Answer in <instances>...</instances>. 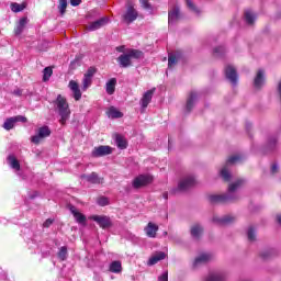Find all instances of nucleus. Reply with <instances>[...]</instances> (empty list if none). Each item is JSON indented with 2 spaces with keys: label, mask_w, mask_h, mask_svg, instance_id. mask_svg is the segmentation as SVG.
I'll list each match as a JSON object with an SVG mask.
<instances>
[{
  "label": "nucleus",
  "mask_w": 281,
  "mask_h": 281,
  "mask_svg": "<svg viewBox=\"0 0 281 281\" xmlns=\"http://www.w3.org/2000/svg\"><path fill=\"white\" fill-rule=\"evenodd\" d=\"M55 106L56 111H58L60 115L59 124H61V126H65V124H67V120H69V115H71V110L69 109V103L67 102V99L58 94L55 101Z\"/></svg>",
  "instance_id": "1"
},
{
  "label": "nucleus",
  "mask_w": 281,
  "mask_h": 281,
  "mask_svg": "<svg viewBox=\"0 0 281 281\" xmlns=\"http://www.w3.org/2000/svg\"><path fill=\"white\" fill-rule=\"evenodd\" d=\"M133 58L134 60H139L144 58V53L139 49H128L125 54L117 57V63L120 67H131V65H133Z\"/></svg>",
  "instance_id": "2"
},
{
  "label": "nucleus",
  "mask_w": 281,
  "mask_h": 281,
  "mask_svg": "<svg viewBox=\"0 0 281 281\" xmlns=\"http://www.w3.org/2000/svg\"><path fill=\"white\" fill-rule=\"evenodd\" d=\"M126 12L122 15L123 23H126V25H131L134 21H137V18L139 16V12H137V9L135 8V4L133 1L127 0L126 2Z\"/></svg>",
  "instance_id": "3"
},
{
  "label": "nucleus",
  "mask_w": 281,
  "mask_h": 281,
  "mask_svg": "<svg viewBox=\"0 0 281 281\" xmlns=\"http://www.w3.org/2000/svg\"><path fill=\"white\" fill-rule=\"evenodd\" d=\"M52 135V130L47 125H43L42 127L36 130V134L31 137L32 144H41L43 139L49 137Z\"/></svg>",
  "instance_id": "4"
},
{
  "label": "nucleus",
  "mask_w": 281,
  "mask_h": 281,
  "mask_svg": "<svg viewBox=\"0 0 281 281\" xmlns=\"http://www.w3.org/2000/svg\"><path fill=\"white\" fill-rule=\"evenodd\" d=\"M154 180L155 178L150 175H139L133 180L132 186L133 188H135V190H139V188H145V186H150V183H153Z\"/></svg>",
  "instance_id": "5"
},
{
  "label": "nucleus",
  "mask_w": 281,
  "mask_h": 281,
  "mask_svg": "<svg viewBox=\"0 0 281 281\" xmlns=\"http://www.w3.org/2000/svg\"><path fill=\"white\" fill-rule=\"evenodd\" d=\"M90 218L91 221H94V223H98L101 229H109L113 227V222L111 221V217L106 215H92Z\"/></svg>",
  "instance_id": "6"
},
{
  "label": "nucleus",
  "mask_w": 281,
  "mask_h": 281,
  "mask_svg": "<svg viewBox=\"0 0 281 281\" xmlns=\"http://www.w3.org/2000/svg\"><path fill=\"white\" fill-rule=\"evenodd\" d=\"M98 69L95 67L88 68L82 79V91H87L93 82V76H95Z\"/></svg>",
  "instance_id": "7"
},
{
  "label": "nucleus",
  "mask_w": 281,
  "mask_h": 281,
  "mask_svg": "<svg viewBox=\"0 0 281 281\" xmlns=\"http://www.w3.org/2000/svg\"><path fill=\"white\" fill-rule=\"evenodd\" d=\"M196 186V180L194 179V177L189 176L183 178L179 184H178V189L181 192H188V190H192V188H194Z\"/></svg>",
  "instance_id": "8"
},
{
  "label": "nucleus",
  "mask_w": 281,
  "mask_h": 281,
  "mask_svg": "<svg viewBox=\"0 0 281 281\" xmlns=\"http://www.w3.org/2000/svg\"><path fill=\"white\" fill-rule=\"evenodd\" d=\"M109 18L108 16H103L94 22H91L88 26L87 30L89 32H95V30H100V27H104V25H108L109 23Z\"/></svg>",
  "instance_id": "9"
},
{
  "label": "nucleus",
  "mask_w": 281,
  "mask_h": 281,
  "mask_svg": "<svg viewBox=\"0 0 281 281\" xmlns=\"http://www.w3.org/2000/svg\"><path fill=\"white\" fill-rule=\"evenodd\" d=\"M70 91H72V98H75L76 102H78L82 98V92L80 91V86L78 81L70 80L68 83Z\"/></svg>",
  "instance_id": "10"
},
{
  "label": "nucleus",
  "mask_w": 281,
  "mask_h": 281,
  "mask_svg": "<svg viewBox=\"0 0 281 281\" xmlns=\"http://www.w3.org/2000/svg\"><path fill=\"white\" fill-rule=\"evenodd\" d=\"M111 153H113V149L110 146L101 145L92 150V157H104L111 155Z\"/></svg>",
  "instance_id": "11"
},
{
  "label": "nucleus",
  "mask_w": 281,
  "mask_h": 281,
  "mask_svg": "<svg viewBox=\"0 0 281 281\" xmlns=\"http://www.w3.org/2000/svg\"><path fill=\"white\" fill-rule=\"evenodd\" d=\"M155 91H156V88H153L150 90H147L142 99H140V106L142 109H147L148 108V103L149 102H153V95H155Z\"/></svg>",
  "instance_id": "12"
},
{
  "label": "nucleus",
  "mask_w": 281,
  "mask_h": 281,
  "mask_svg": "<svg viewBox=\"0 0 281 281\" xmlns=\"http://www.w3.org/2000/svg\"><path fill=\"white\" fill-rule=\"evenodd\" d=\"M69 211L76 218V222L79 223V225H87V216H85V214L80 213V211H78V209H76V206L70 205Z\"/></svg>",
  "instance_id": "13"
},
{
  "label": "nucleus",
  "mask_w": 281,
  "mask_h": 281,
  "mask_svg": "<svg viewBox=\"0 0 281 281\" xmlns=\"http://www.w3.org/2000/svg\"><path fill=\"white\" fill-rule=\"evenodd\" d=\"M80 179H86L88 183H93V184H100L104 183V178H100L97 172H92L91 175H81Z\"/></svg>",
  "instance_id": "14"
},
{
  "label": "nucleus",
  "mask_w": 281,
  "mask_h": 281,
  "mask_svg": "<svg viewBox=\"0 0 281 281\" xmlns=\"http://www.w3.org/2000/svg\"><path fill=\"white\" fill-rule=\"evenodd\" d=\"M181 19V12L179 11V7H173L168 13L169 25L172 23H177Z\"/></svg>",
  "instance_id": "15"
},
{
  "label": "nucleus",
  "mask_w": 281,
  "mask_h": 281,
  "mask_svg": "<svg viewBox=\"0 0 281 281\" xmlns=\"http://www.w3.org/2000/svg\"><path fill=\"white\" fill-rule=\"evenodd\" d=\"M145 232L148 238H157V232H159V226L153 222H149L145 227Z\"/></svg>",
  "instance_id": "16"
},
{
  "label": "nucleus",
  "mask_w": 281,
  "mask_h": 281,
  "mask_svg": "<svg viewBox=\"0 0 281 281\" xmlns=\"http://www.w3.org/2000/svg\"><path fill=\"white\" fill-rule=\"evenodd\" d=\"M226 78L229 80L233 85H236L238 80V74L236 72V68L234 66H227L225 69Z\"/></svg>",
  "instance_id": "17"
},
{
  "label": "nucleus",
  "mask_w": 281,
  "mask_h": 281,
  "mask_svg": "<svg viewBox=\"0 0 281 281\" xmlns=\"http://www.w3.org/2000/svg\"><path fill=\"white\" fill-rule=\"evenodd\" d=\"M160 260H166V252L158 251L155 252L147 261L148 267H153L154 265H157V262H160Z\"/></svg>",
  "instance_id": "18"
},
{
  "label": "nucleus",
  "mask_w": 281,
  "mask_h": 281,
  "mask_svg": "<svg viewBox=\"0 0 281 281\" xmlns=\"http://www.w3.org/2000/svg\"><path fill=\"white\" fill-rule=\"evenodd\" d=\"M114 139L117 148H120L121 150H125V148L128 147V140H126V137H124L123 135L115 134Z\"/></svg>",
  "instance_id": "19"
},
{
  "label": "nucleus",
  "mask_w": 281,
  "mask_h": 281,
  "mask_svg": "<svg viewBox=\"0 0 281 281\" xmlns=\"http://www.w3.org/2000/svg\"><path fill=\"white\" fill-rule=\"evenodd\" d=\"M29 22L30 20L27 19V16H23L19 20L15 29L16 36H21V34H23V31L25 30V25H27Z\"/></svg>",
  "instance_id": "20"
},
{
  "label": "nucleus",
  "mask_w": 281,
  "mask_h": 281,
  "mask_svg": "<svg viewBox=\"0 0 281 281\" xmlns=\"http://www.w3.org/2000/svg\"><path fill=\"white\" fill-rule=\"evenodd\" d=\"M108 117L111 120H117L120 117H124V113H122L115 106H110L108 112H106Z\"/></svg>",
  "instance_id": "21"
},
{
  "label": "nucleus",
  "mask_w": 281,
  "mask_h": 281,
  "mask_svg": "<svg viewBox=\"0 0 281 281\" xmlns=\"http://www.w3.org/2000/svg\"><path fill=\"white\" fill-rule=\"evenodd\" d=\"M209 200L212 203H227V201H232V196L229 195H225V194H221V195H210Z\"/></svg>",
  "instance_id": "22"
},
{
  "label": "nucleus",
  "mask_w": 281,
  "mask_h": 281,
  "mask_svg": "<svg viewBox=\"0 0 281 281\" xmlns=\"http://www.w3.org/2000/svg\"><path fill=\"white\" fill-rule=\"evenodd\" d=\"M262 85H265V71L262 70H258L255 80H254V87L256 89H260V87H262Z\"/></svg>",
  "instance_id": "23"
},
{
  "label": "nucleus",
  "mask_w": 281,
  "mask_h": 281,
  "mask_svg": "<svg viewBox=\"0 0 281 281\" xmlns=\"http://www.w3.org/2000/svg\"><path fill=\"white\" fill-rule=\"evenodd\" d=\"M241 186H245L244 179H238L235 182L229 183L227 189L228 194H234V192H236L238 188H241Z\"/></svg>",
  "instance_id": "24"
},
{
  "label": "nucleus",
  "mask_w": 281,
  "mask_h": 281,
  "mask_svg": "<svg viewBox=\"0 0 281 281\" xmlns=\"http://www.w3.org/2000/svg\"><path fill=\"white\" fill-rule=\"evenodd\" d=\"M115 85H117V79L112 78L105 85V91L109 95H113L115 93Z\"/></svg>",
  "instance_id": "25"
},
{
  "label": "nucleus",
  "mask_w": 281,
  "mask_h": 281,
  "mask_svg": "<svg viewBox=\"0 0 281 281\" xmlns=\"http://www.w3.org/2000/svg\"><path fill=\"white\" fill-rule=\"evenodd\" d=\"M196 92H190L189 98L187 100V112L190 113L192 108L194 106V102L196 101Z\"/></svg>",
  "instance_id": "26"
},
{
  "label": "nucleus",
  "mask_w": 281,
  "mask_h": 281,
  "mask_svg": "<svg viewBox=\"0 0 281 281\" xmlns=\"http://www.w3.org/2000/svg\"><path fill=\"white\" fill-rule=\"evenodd\" d=\"M8 164L9 166H11V168H13V170H16V171L21 170V164L19 162V160L14 155H10L8 157Z\"/></svg>",
  "instance_id": "27"
},
{
  "label": "nucleus",
  "mask_w": 281,
  "mask_h": 281,
  "mask_svg": "<svg viewBox=\"0 0 281 281\" xmlns=\"http://www.w3.org/2000/svg\"><path fill=\"white\" fill-rule=\"evenodd\" d=\"M111 273H122V261H112L109 267Z\"/></svg>",
  "instance_id": "28"
},
{
  "label": "nucleus",
  "mask_w": 281,
  "mask_h": 281,
  "mask_svg": "<svg viewBox=\"0 0 281 281\" xmlns=\"http://www.w3.org/2000/svg\"><path fill=\"white\" fill-rule=\"evenodd\" d=\"M213 221L214 223H218V225H229V223L236 221V217L228 215L224 218H213Z\"/></svg>",
  "instance_id": "29"
},
{
  "label": "nucleus",
  "mask_w": 281,
  "mask_h": 281,
  "mask_svg": "<svg viewBox=\"0 0 281 281\" xmlns=\"http://www.w3.org/2000/svg\"><path fill=\"white\" fill-rule=\"evenodd\" d=\"M25 8H27V2H22L21 4L13 2L11 3V10L12 12H23V10H25Z\"/></svg>",
  "instance_id": "30"
},
{
  "label": "nucleus",
  "mask_w": 281,
  "mask_h": 281,
  "mask_svg": "<svg viewBox=\"0 0 281 281\" xmlns=\"http://www.w3.org/2000/svg\"><path fill=\"white\" fill-rule=\"evenodd\" d=\"M201 234H203V227L199 224L193 225L191 228V236H193V238H200Z\"/></svg>",
  "instance_id": "31"
},
{
  "label": "nucleus",
  "mask_w": 281,
  "mask_h": 281,
  "mask_svg": "<svg viewBox=\"0 0 281 281\" xmlns=\"http://www.w3.org/2000/svg\"><path fill=\"white\" fill-rule=\"evenodd\" d=\"M210 260H212V255L202 254L195 259L194 266L196 267V265H201V262H210Z\"/></svg>",
  "instance_id": "32"
},
{
  "label": "nucleus",
  "mask_w": 281,
  "mask_h": 281,
  "mask_svg": "<svg viewBox=\"0 0 281 281\" xmlns=\"http://www.w3.org/2000/svg\"><path fill=\"white\" fill-rule=\"evenodd\" d=\"M16 124V122L14 121V117H9L4 121L3 123V128L5 131H12V128H14V125Z\"/></svg>",
  "instance_id": "33"
},
{
  "label": "nucleus",
  "mask_w": 281,
  "mask_h": 281,
  "mask_svg": "<svg viewBox=\"0 0 281 281\" xmlns=\"http://www.w3.org/2000/svg\"><path fill=\"white\" fill-rule=\"evenodd\" d=\"M54 74V69L52 67H46L43 70V82H47L49 78H52V75Z\"/></svg>",
  "instance_id": "34"
},
{
  "label": "nucleus",
  "mask_w": 281,
  "mask_h": 281,
  "mask_svg": "<svg viewBox=\"0 0 281 281\" xmlns=\"http://www.w3.org/2000/svg\"><path fill=\"white\" fill-rule=\"evenodd\" d=\"M245 19H246V22L248 23V25H254V21H256V15H254V13H251V11L247 10L245 12Z\"/></svg>",
  "instance_id": "35"
},
{
  "label": "nucleus",
  "mask_w": 281,
  "mask_h": 281,
  "mask_svg": "<svg viewBox=\"0 0 281 281\" xmlns=\"http://www.w3.org/2000/svg\"><path fill=\"white\" fill-rule=\"evenodd\" d=\"M58 10H59L61 16H63V14H65V12H67V0H59Z\"/></svg>",
  "instance_id": "36"
},
{
  "label": "nucleus",
  "mask_w": 281,
  "mask_h": 281,
  "mask_svg": "<svg viewBox=\"0 0 281 281\" xmlns=\"http://www.w3.org/2000/svg\"><path fill=\"white\" fill-rule=\"evenodd\" d=\"M58 258L61 260H67V246H63L58 251Z\"/></svg>",
  "instance_id": "37"
},
{
  "label": "nucleus",
  "mask_w": 281,
  "mask_h": 281,
  "mask_svg": "<svg viewBox=\"0 0 281 281\" xmlns=\"http://www.w3.org/2000/svg\"><path fill=\"white\" fill-rule=\"evenodd\" d=\"M221 177L224 179V181H229L232 179V173H229V171L224 168L221 170Z\"/></svg>",
  "instance_id": "38"
},
{
  "label": "nucleus",
  "mask_w": 281,
  "mask_h": 281,
  "mask_svg": "<svg viewBox=\"0 0 281 281\" xmlns=\"http://www.w3.org/2000/svg\"><path fill=\"white\" fill-rule=\"evenodd\" d=\"M177 55H169L168 57V67H175V65H177Z\"/></svg>",
  "instance_id": "39"
},
{
  "label": "nucleus",
  "mask_w": 281,
  "mask_h": 281,
  "mask_svg": "<svg viewBox=\"0 0 281 281\" xmlns=\"http://www.w3.org/2000/svg\"><path fill=\"white\" fill-rule=\"evenodd\" d=\"M98 205H101L102 207H104V205H109V198H105V196L99 198Z\"/></svg>",
  "instance_id": "40"
},
{
  "label": "nucleus",
  "mask_w": 281,
  "mask_h": 281,
  "mask_svg": "<svg viewBox=\"0 0 281 281\" xmlns=\"http://www.w3.org/2000/svg\"><path fill=\"white\" fill-rule=\"evenodd\" d=\"M13 120L16 122H22L23 124L27 123V117L23 116V115H18V116H13Z\"/></svg>",
  "instance_id": "41"
},
{
  "label": "nucleus",
  "mask_w": 281,
  "mask_h": 281,
  "mask_svg": "<svg viewBox=\"0 0 281 281\" xmlns=\"http://www.w3.org/2000/svg\"><path fill=\"white\" fill-rule=\"evenodd\" d=\"M248 239L251 241L256 240V233L254 232V228H251V227L248 229Z\"/></svg>",
  "instance_id": "42"
},
{
  "label": "nucleus",
  "mask_w": 281,
  "mask_h": 281,
  "mask_svg": "<svg viewBox=\"0 0 281 281\" xmlns=\"http://www.w3.org/2000/svg\"><path fill=\"white\" fill-rule=\"evenodd\" d=\"M139 3L145 10H150V2L148 0H139Z\"/></svg>",
  "instance_id": "43"
},
{
  "label": "nucleus",
  "mask_w": 281,
  "mask_h": 281,
  "mask_svg": "<svg viewBox=\"0 0 281 281\" xmlns=\"http://www.w3.org/2000/svg\"><path fill=\"white\" fill-rule=\"evenodd\" d=\"M236 161H240V156H231L227 164H236Z\"/></svg>",
  "instance_id": "44"
},
{
  "label": "nucleus",
  "mask_w": 281,
  "mask_h": 281,
  "mask_svg": "<svg viewBox=\"0 0 281 281\" xmlns=\"http://www.w3.org/2000/svg\"><path fill=\"white\" fill-rule=\"evenodd\" d=\"M186 1H187L188 8H190V10H192L193 12H196V7L194 5V2H192V0H186Z\"/></svg>",
  "instance_id": "45"
},
{
  "label": "nucleus",
  "mask_w": 281,
  "mask_h": 281,
  "mask_svg": "<svg viewBox=\"0 0 281 281\" xmlns=\"http://www.w3.org/2000/svg\"><path fill=\"white\" fill-rule=\"evenodd\" d=\"M54 224V220L52 218H47L44 223H43V227H49Z\"/></svg>",
  "instance_id": "46"
},
{
  "label": "nucleus",
  "mask_w": 281,
  "mask_h": 281,
  "mask_svg": "<svg viewBox=\"0 0 281 281\" xmlns=\"http://www.w3.org/2000/svg\"><path fill=\"white\" fill-rule=\"evenodd\" d=\"M158 281H168V271H165L160 277H158Z\"/></svg>",
  "instance_id": "47"
},
{
  "label": "nucleus",
  "mask_w": 281,
  "mask_h": 281,
  "mask_svg": "<svg viewBox=\"0 0 281 281\" xmlns=\"http://www.w3.org/2000/svg\"><path fill=\"white\" fill-rule=\"evenodd\" d=\"M215 54H225V47L220 46L214 48Z\"/></svg>",
  "instance_id": "48"
},
{
  "label": "nucleus",
  "mask_w": 281,
  "mask_h": 281,
  "mask_svg": "<svg viewBox=\"0 0 281 281\" xmlns=\"http://www.w3.org/2000/svg\"><path fill=\"white\" fill-rule=\"evenodd\" d=\"M71 5L76 7V5H80V3H82V0H70Z\"/></svg>",
  "instance_id": "49"
},
{
  "label": "nucleus",
  "mask_w": 281,
  "mask_h": 281,
  "mask_svg": "<svg viewBox=\"0 0 281 281\" xmlns=\"http://www.w3.org/2000/svg\"><path fill=\"white\" fill-rule=\"evenodd\" d=\"M14 95H23V90L16 89L13 91Z\"/></svg>",
  "instance_id": "50"
},
{
  "label": "nucleus",
  "mask_w": 281,
  "mask_h": 281,
  "mask_svg": "<svg viewBox=\"0 0 281 281\" xmlns=\"http://www.w3.org/2000/svg\"><path fill=\"white\" fill-rule=\"evenodd\" d=\"M269 146H270V148H273V146H276V139L274 138L269 142Z\"/></svg>",
  "instance_id": "51"
},
{
  "label": "nucleus",
  "mask_w": 281,
  "mask_h": 281,
  "mask_svg": "<svg viewBox=\"0 0 281 281\" xmlns=\"http://www.w3.org/2000/svg\"><path fill=\"white\" fill-rule=\"evenodd\" d=\"M271 171L272 172H278V165H273L272 168H271Z\"/></svg>",
  "instance_id": "52"
},
{
  "label": "nucleus",
  "mask_w": 281,
  "mask_h": 281,
  "mask_svg": "<svg viewBox=\"0 0 281 281\" xmlns=\"http://www.w3.org/2000/svg\"><path fill=\"white\" fill-rule=\"evenodd\" d=\"M162 196L166 199V201H168V192L162 193Z\"/></svg>",
  "instance_id": "53"
},
{
  "label": "nucleus",
  "mask_w": 281,
  "mask_h": 281,
  "mask_svg": "<svg viewBox=\"0 0 281 281\" xmlns=\"http://www.w3.org/2000/svg\"><path fill=\"white\" fill-rule=\"evenodd\" d=\"M119 52H124V46L116 47Z\"/></svg>",
  "instance_id": "54"
},
{
  "label": "nucleus",
  "mask_w": 281,
  "mask_h": 281,
  "mask_svg": "<svg viewBox=\"0 0 281 281\" xmlns=\"http://www.w3.org/2000/svg\"><path fill=\"white\" fill-rule=\"evenodd\" d=\"M277 221H278L279 225H281V215L277 216Z\"/></svg>",
  "instance_id": "55"
},
{
  "label": "nucleus",
  "mask_w": 281,
  "mask_h": 281,
  "mask_svg": "<svg viewBox=\"0 0 281 281\" xmlns=\"http://www.w3.org/2000/svg\"><path fill=\"white\" fill-rule=\"evenodd\" d=\"M270 252L262 254V258H269Z\"/></svg>",
  "instance_id": "56"
}]
</instances>
